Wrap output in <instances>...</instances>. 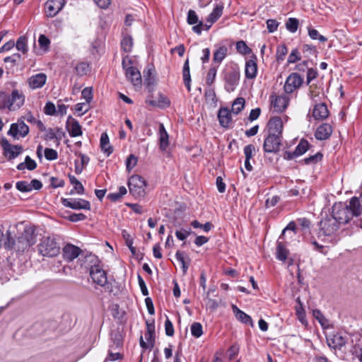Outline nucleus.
<instances>
[{"label": "nucleus", "mask_w": 362, "mask_h": 362, "mask_svg": "<svg viewBox=\"0 0 362 362\" xmlns=\"http://www.w3.org/2000/svg\"><path fill=\"white\" fill-rule=\"evenodd\" d=\"M191 333L196 338L200 337L203 334L202 325L199 322H194L191 325Z\"/></svg>", "instance_id": "nucleus-49"}, {"label": "nucleus", "mask_w": 362, "mask_h": 362, "mask_svg": "<svg viewBox=\"0 0 362 362\" xmlns=\"http://www.w3.org/2000/svg\"><path fill=\"white\" fill-rule=\"evenodd\" d=\"M182 74H183V81L184 83L187 88L188 90H190V74H189V61L187 59L184 64L183 66V70H182Z\"/></svg>", "instance_id": "nucleus-36"}, {"label": "nucleus", "mask_w": 362, "mask_h": 362, "mask_svg": "<svg viewBox=\"0 0 362 362\" xmlns=\"http://www.w3.org/2000/svg\"><path fill=\"white\" fill-rule=\"evenodd\" d=\"M235 48L237 52L243 55L249 54L252 52L251 49L243 40L238 41L235 45Z\"/></svg>", "instance_id": "nucleus-40"}, {"label": "nucleus", "mask_w": 362, "mask_h": 362, "mask_svg": "<svg viewBox=\"0 0 362 362\" xmlns=\"http://www.w3.org/2000/svg\"><path fill=\"white\" fill-rule=\"evenodd\" d=\"M228 54V48L225 45L216 47V49L213 53V64L219 66L221 62L224 60Z\"/></svg>", "instance_id": "nucleus-25"}, {"label": "nucleus", "mask_w": 362, "mask_h": 362, "mask_svg": "<svg viewBox=\"0 0 362 362\" xmlns=\"http://www.w3.org/2000/svg\"><path fill=\"white\" fill-rule=\"evenodd\" d=\"M322 158V154L320 152H317L313 156H309L306 158H305L304 161L306 164H312V163H316L318 161H320Z\"/></svg>", "instance_id": "nucleus-59"}, {"label": "nucleus", "mask_w": 362, "mask_h": 362, "mask_svg": "<svg viewBox=\"0 0 362 362\" xmlns=\"http://www.w3.org/2000/svg\"><path fill=\"white\" fill-rule=\"evenodd\" d=\"M362 200L356 197H352L349 204H335L332 206L331 214L341 226L349 222L354 217H358L362 213Z\"/></svg>", "instance_id": "nucleus-1"}, {"label": "nucleus", "mask_w": 362, "mask_h": 362, "mask_svg": "<svg viewBox=\"0 0 362 362\" xmlns=\"http://www.w3.org/2000/svg\"><path fill=\"white\" fill-rule=\"evenodd\" d=\"M332 133V126L327 123H324L317 128L315 136L317 140H325L331 136Z\"/></svg>", "instance_id": "nucleus-23"}, {"label": "nucleus", "mask_w": 362, "mask_h": 362, "mask_svg": "<svg viewBox=\"0 0 362 362\" xmlns=\"http://www.w3.org/2000/svg\"><path fill=\"white\" fill-rule=\"evenodd\" d=\"M37 163L29 156H27L23 163H21L17 165V169L23 170L27 168L29 170H33L36 168Z\"/></svg>", "instance_id": "nucleus-34"}, {"label": "nucleus", "mask_w": 362, "mask_h": 362, "mask_svg": "<svg viewBox=\"0 0 362 362\" xmlns=\"http://www.w3.org/2000/svg\"><path fill=\"white\" fill-rule=\"evenodd\" d=\"M321 216L318 223V238L324 241L336 243L341 226L331 214H322Z\"/></svg>", "instance_id": "nucleus-3"}, {"label": "nucleus", "mask_w": 362, "mask_h": 362, "mask_svg": "<svg viewBox=\"0 0 362 362\" xmlns=\"http://www.w3.org/2000/svg\"><path fill=\"white\" fill-rule=\"evenodd\" d=\"M122 345L120 340L114 341L113 344L110 346L108 354L105 358L104 362L115 361L122 358V355L116 350Z\"/></svg>", "instance_id": "nucleus-22"}, {"label": "nucleus", "mask_w": 362, "mask_h": 362, "mask_svg": "<svg viewBox=\"0 0 362 362\" xmlns=\"http://www.w3.org/2000/svg\"><path fill=\"white\" fill-rule=\"evenodd\" d=\"M298 303V305L296 307V314L297 315L298 319L300 321L302 324L306 323L305 320V313L303 308V304L301 303L300 298L296 299Z\"/></svg>", "instance_id": "nucleus-39"}, {"label": "nucleus", "mask_w": 362, "mask_h": 362, "mask_svg": "<svg viewBox=\"0 0 362 362\" xmlns=\"http://www.w3.org/2000/svg\"><path fill=\"white\" fill-rule=\"evenodd\" d=\"M286 28L291 33L297 31L299 26V21L296 18H289L285 23Z\"/></svg>", "instance_id": "nucleus-38"}, {"label": "nucleus", "mask_w": 362, "mask_h": 362, "mask_svg": "<svg viewBox=\"0 0 362 362\" xmlns=\"http://www.w3.org/2000/svg\"><path fill=\"white\" fill-rule=\"evenodd\" d=\"M218 119L221 127L228 128L232 120L229 109L227 107L220 108L218 113Z\"/></svg>", "instance_id": "nucleus-24"}, {"label": "nucleus", "mask_w": 362, "mask_h": 362, "mask_svg": "<svg viewBox=\"0 0 362 362\" xmlns=\"http://www.w3.org/2000/svg\"><path fill=\"white\" fill-rule=\"evenodd\" d=\"M81 252V250L72 244H66L62 248L63 258L67 262H72L78 257Z\"/></svg>", "instance_id": "nucleus-19"}, {"label": "nucleus", "mask_w": 362, "mask_h": 362, "mask_svg": "<svg viewBox=\"0 0 362 362\" xmlns=\"http://www.w3.org/2000/svg\"><path fill=\"white\" fill-rule=\"evenodd\" d=\"M47 81V76L44 73H40L30 76L28 78L29 87L34 90L42 88Z\"/></svg>", "instance_id": "nucleus-20"}, {"label": "nucleus", "mask_w": 362, "mask_h": 362, "mask_svg": "<svg viewBox=\"0 0 362 362\" xmlns=\"http://www.w3.org/2000/svg\"><path fill=\"white\" fill-rule=\"evenodd\" d=\"M245 104V100L243 98H236L232 104L231 112L233 114L238 115L244 108Z\"/></svg>", "instance_id": "nucleus-37"}, {"label": "nucleus", "mask_w": 362, "mask_h": 362, "mask_svg": "<svg viewBox=\"0 0 362 362\" xmlns=\"http://www.w3.org/2000/svg\"><path fill=\"white\" fill-rule=\"evenodd\" d=\"M175 257L177 260L181 263L183 272L186 273L188 269V264L186 262L187 257L185 252L177 251L175 254Z\"/></svg>", "instance_id": "nucleus-46"}, {"label": "nucleus", "mask_w": 362, "mask_h": 362, "mask_svg": "<svg viewBox=\"0 0 362 362\" xmlns=\"http://www.w3.org/2000/svg\"><path fill=\"white\" fill-rule=\"evenodd\" d=\"M280 240L281 239L279 238L277 240L276 257L279 260L285 262L288 257L289 251L286 247L285 244L280 241Z\"/></svg>", "instance_id": "nucleus-30"}, {"label": "nucleus", "mask_w": 362, "mask_h": 362, "mask_svg": "<svg viewBox=\"0 0 362 362\" xmlns=\"http://www.w3.org/2000/svg\"><path fill=\"white\" fill-rule=\"evenodd\" d=\"M133 46V40L130 36H125L121 42V47L125 52H130Z\"/></svg>", "instance_id": "nucleus-45"}, {"label": "nucleus", "mask_w": 362, "mask_h": 362, "mask_svg": "<svg viewBox=\"0 0 362 362\" xmlns=\"http://www.w3.org/2000/svg\"><path fill=\"white\" fill-rule=\"evenodd\" d=\"M69 180L71 184L74 186V189L76 190V193L78 194H82L84 193V187L81 182L78 180L76 177L74 176H70Z\"/></svg>", "instance_id": "nucleus-44"}, {"label": "nucleus", "mask_w": 362, "mask_h": 362, "mask_svg": "<svg viewBox=\"0 0 362 362\" xmlns=\"http://www.w3.org/2000/svg\"><path fill=\"white\" fill-rule=\"evenodd\" d=\"M309 96L313 103L321 102L324 97L322 88L317 87L315 84L310 85Z\"/></svg>", "instance_id": "nucleus-27"}, {"label": "nucleus", "mask_w": 362, "mask_h": 362, "mask_svg": "<svg viewBox=\"0 0 362 362\" xmlns=\"http://www.w3.org/2000/svg\"><path fill=\"white\" fill-rule=\"evenodd\" d=\"M199 17L196 12L194 10H189L187 13V22L189 25H195L198 24L199 22Z\"/></svg>", "instance_id": "nucleus-53"}, {"label": "nucleus", "mask_w": 362, "mask_h": 362, "mask_svg": "<svg viewBox=\"0 0 362 362\" xmlns=\"http://www.w3.org/2000/svg\"><path fill=\"white\" fill-rule=\"evenodd\" d=\"M309 148V143L307 140L301 139L296 147L295 153L297 156H301L305 153Z\"/></svg>", "instance_id": "nucleus-41"}, {"label": "nucleus", "mask_w": 362, "mask_h": 362, "mask_svg": "<svg viewBox=\"0 0 362 362\" xmlns=\"http://www.w3.org/2000/svg\"><path fill=\"white\" fill-rule=\"evenodd\" d=\"M317 76V71L316 69H314L313 68H310L307 71V76H306V83L307 85H309L310 82L314 80Z\"/></svg>", "instance_id": "nucleus-63"}, {"label": "nucleus", "mask_w": 362, "mask_h": 362, "mask_svg": "<svg viewBox=\"0 0 362 362\" xmlns=\"http://www.w3.org/2000/svg\"><path fill=\"white\" fill-rule=\"evenodd\" d=\"M62 203L64 206L74 210L90 209V202L83 199H62Z\"/></svg>", "instance_id": "nucleus-13"}, {"label": "nucleus", "mask_w": 362, "mask_h": 362, "mask_svg": "<svg viewBox=\"0 0 362 362\" xmlns=\"http://www.w3.org/2000/svg\"><path fill=\"white\" fill-rule=\"evenodd\" d=\"M65 0H48L45 4V12L48 17L55 16L64 7Z\"/></svg>", "instance_id": "nucleus-15"}, {"label": "nucleus", "mask_w": 362, "mask_h": 362, "mask_svg": "<svg viewBox=\"0 0 362 362\" xmlns=\"http://www.w3.org/2000/svg\"><path fill=\"white\" fill-rule=\"evenodd\" d=\"M30 182L27 181H18L16 184V189L21 192H31Z\"/></svg>", "instance_id": "nucleus-51"}, {"label": "nucleus", "mask_w": 362, "mask_h": 362, "mask_svg": "<svg viewBox=\"0 0 362 362\" xmlns=\"http://www.w3.org/2000/svg\"><path fill=\"white\" fill-rule=\"evenodd\" d=\"M165 334L166 335L169 337H172L174 334V328L173 323L168 318L165 322Z\"/></svg>", "instance_id": "nucleus-64"}, {"label": "nucleus", "mask_w": 362, "mask_h": 362, "mask_svg": "<svg viewBox=\"0 0 362 362\" xmlns=\"http://www.w3.org/2000/svg\"><path fill=\"white\" fill-rule=\"evenodd\" d=\"M308 31L309 37L313 40H318L320 42H326L327 40V37L320 35L319 32L315 28L308 27Z\"/></svg>", "instance_id": "nucleus-43"}, {"label": "nucleus", "mask_w": 362, "mask_h": 362, "mask_svg": "<svg viewBox=\"0 0 362 362\" xmlns=\"http://www.w3.org/2000/svg\"><path fill=\"white\" fill-rule=\"evenodd\" d=\"M288 103L286 95H272L270 107L274 112H281L286 109Z\"/></svg>", "instance_id": "nucleus-14"}, {"label": "nucleus", "mask_w": 362, "mask_h": 362, "mask_svg": "<svg viewBox=\"0 0 362 362\" xmlns=\"http://www.w3.org/2000/svg\"><path fill=\"white\" fill-rule=\"evenodd\" d=\"M39 255L52 258L58 256L61 251L60 239L56 235L42 236L37 245Z\"/></svg>", "instance_id": "nucleus-4"}, {"label": "nucleus", "mask_w": 362, "mask_h": 362, "mask_svg": "<svg viewBox=\"0 0 362 362\" xmlns=\"http://www.w3.org/2000/svg\"><path fill=\"white\" fill-rule=\"evenodd\" d=\"M224 88L228 92L234 91L240 81V71L237 68L227 69L223 73Z\"/></svg>", "instance_id": "nucleus-7"}, {"label": "nucleus", "mask_w": 362, "mask_h": 362, "mask_svg": "<svg viewBox=\"0 0 362 362\" xmlns=\"http://www.w3.org/2000/svg\"><path fill=\"white\" fill-rule=\"evenodd\" d=\"M218 67V66H216V65H211L207 72L206 83L209 86H212L216 80Z\"/></svg>", "instance_id": "nucleus-35"}, {"label": "nucleus", "mask_w": 362, "mask_h": 362, "mask_svg": "<svg viewBox=\"0 0 362 362\" xmlns=\"http://www.w3.org/2000/svg\"><path fill=\"white\" fill-rule=\"evenodd\" d=\"M137 158L133 155L131 154L129 156V157L126 160V168L128 172H130L136 165L137 163Z\"/></svg>", "instance_id": "nucleus-54"}, {"label": "nucleus", "mask_w": 362, "mask_h": 362, "mask_svg": "<svg viewBox=\"0 0 362 362\" xmlns=\"http://www.w3.org/2000/svg\"><path fill=\"white\" fill-rule=\"evenodd\" d=\"M223 6L221 4L216 5L213 9L212 12L207 18V22L213 24L215 23L222 15Z\"/></svg>", "instance_id": "nucleus-33"}, {"label": "nucleus", "mask_w": 362, "mask_h": 362, "mask_svg": "<svg viewBox=\"0 0 362 362\" xmlns=\"http://www.w3.org/2000/svg\"><path fill=\"white\" fill-rule=\"evenodd\" d=\"M25 95L23 93L15 89L11 95L5 93H0V110L8 109L10 111H16L23 105Z\"/></svg>", "instance_id": "nucleus-5"}, {"label": "nucleus", "mask_w": 362, "mask_h": 362, "mask_svg": "<svg viewBox=\"0 0 362 362\" xmlns=\"http://www.w3.org/2000/svg\"><path fill=\"white\" fill-rule=\"evenodd\" d=\"M300 59V55L298 49H293L288 57V64H294Z\"/></svg>", "instance_id": "nucleus-55"}, {"label": "nucleus", "mask_w": 362, "mask_h": 362, "mask_svg": "<svg viewBox=\"0 0 362 362\" xmlns=\"http://www.w3.org/2000/svg\"><path fill=\"white\" fill-rule=\"evenodd\" d=\"M100 144L102 151L107 156H110L112 153L113 149L110 145L109 136L107 133H103L101 134Z\"/></svg>", "instance_id": "nucleus-31"}, {"label": "nucleus", "mask_w": 362, "mask_h": 362, "mask_svg": "<svg viewBox=\"0 0 362 362\" xmlns=\"http://www.w3.org/2000/svg\"><path fill=\"white\" fill-rule=\"evenodd\" d=\"M191 226L194 228H201V229H202L206 233H207L209 230H211V229L213 227V225L210 222H206L204 224H202L198 221H196V220L193 221L191 223Z\"/></svg>", "instance_id": "nucleus-48"}, {"label": "nucleus", "mask_w": 362, "mask_h": 362, "mask_svg": "<svg viewBox=\"0 0 362 362\" xmlns=\"http://www.w3.org/2000/svg\"><path fill=\"white\" fill-rule=\"evenodd\" d=\"M312 116L316 120H324L329 116V110L325 103H316L312 110Z\"/></svg>", "instance_id": "nucleus-18"}, {"label": "nucleus", "mask_w": 362, "mask_h": 362, "mask_svg": "<svg viewBox=\"0 0 362 362\" xmlns=\"http://www.w3.org/2000/svg\"><path fill=\"white\" fill-rule=\"evenodd\" d=\"M283 121L280 117H272L267 123V133L282 136Z\"/></svg>", "instance_id": "nucleus-16"}, {"label": "nucleus", "mask_w": 362, "mask_h": 362, "mask_svg": "<svg viewBox=\"0 0 362 362\" xmlns=\"http://www.w3.org/2000/svg\"><path fill=\"white\" fill-rule=\"evenodd\" d=\"M313 316L320 323L322 327L326 326L327 324V320L323 314L319 310H313Z\"/></svg>", "instance_id": "nucleus-56"}, {"label": "nucleus", "mask_w": 362, "mask_h": 362, "mask_svg": "<svg viewBox=\"0 0 362 362\" xmlns=\"http://www.w3.org/2000/svg\"><path fill=\"white\" fill-rule=\"evenodd\" d=\"M6 236L5 247L17 252H24L36 243V235L33 227L25 228L23 232L16 239L13 238L10 230L6 231Z\"/></svg>", "instance_id": "nucleus-2"}, {"label": "nucleus", "mask_w": 362, "mask_h": 362, "mask_svg": "<svg viewBox=\"0 0 362 362\" xmlns=\"http://www.w3.org/2000/svg\"><path fill=\"white\" fill-rule=\"evenodd\" d=\"M257 65L256 62V58L250 59L245 63V76L247 78H254L257 76Z\"/></svg>", "instance_id": "nucleus-26"}, {"label": "nucleus", "mask_w": 362, "mask_h": 362, "mask_svg": "<svg viewBox=\"0 0 362 362\" xmlns=\"http://www.w3.org/2000/svg\"><path fill=\"white\" fill-rule=\"evenodd\" d=\"M232 309L235 317L243 323L253 326V322L250 315L240 310L236 305H233Z\"/></svg>", "instance_id": "nucleus-29"}, {"label": "nucleus", "mask_w": 362, "mask_h": 362, "mask_svg": "<svg viewBox=\"0 0 362 362\" xmlns=\"http://www.w3.org/2000/svg\"><path fill=\"white\" fill-rule=\"evenodd\" d=\"M154 327L147 323V331L145 333V339L150 346H153Z\"/></svg>", "instance_id": "nucleus-50"}, {"label": "nucleus", "mask_w": 362, "mask_h": 362, "mask_svg": "<svg viewBox=\"0 0 362 362\" xmlns=\"http://www.w3.org/2000/svg\"><path fill=\"white\" fill-rule=\"evenodd\" d=\"M1 145L4 150V154L9 159H13L20 155L22 152V146L11 144L6 139H2Z\"/></svg>", "instance_id": "nucleus-12"}, {"label": "nucleus", "mask_w": 362, "mask_h": 362, "mask_svg": "<svg viewBox=\"0 0 362 362\" xmlns=\"http://www.w3.org/2000/svg\"><path fill=\"white\" fill-rule=\"evenodd\" d=\"M45 157L48 160H54L57 158L58 153L57 151L53 148H46L45 149Z\"/></svg>", "instance_id": "nucleus-57"}, {"label": "nucleus", "mask_w": 362, "mask_h": 362, "mask_svg": "<svg viewBox=\"0 0 362 362\" xmlns=\"http://www.w3.org/2000/svg\"><path fill=\"white\" fill-rule=\"evenodd\" d=\"M127 78L131 81L134 86H139L141 84V76L140 71L134 66L127 68L125 70Z\"/></svg>", "instance_id": "nucleus-21"}, {"label": "nucleus", "mask_w": 362, "mask_h": 362, "mask_svg": "<svg viewBox=\"0 0 362 362\" xmlns=\"http://www.w3.org/2000/svg\"><path fill=\"white\" fill-rule=\"evenodd\" d=\"M282 136L268 134L264 139L263 149L266 153H276L280 150Z\"/></svg>", "instance_id": "nucleus-9"}, {"label": "nucleus", "mask_w": 362, "mask_h": 362, "mask_svg": "<svg viewBox=\"0 0 362 362\" xmlns=\"http://www.w3.org/2000/svg\"><path fill=\"white\" fill-rule=\"evenodd\" d=\"M303 83V78L297 73L291 74L286 78L284 84V90L286 93H292L299 88Z\"/></svg>", "instance_id": "nucleus-11"}, {"label": "nucleus", "mask_w": 362, "mask_h": 362, "mask_svg": "<svg viewBox=\"0 0 362 362\" xmlns=\"http://www.w3.org/2000/svg\"><path fill=\"white\" fill-rule=\"evenodd\" d=\"M158 134L160 148L162 151H165L169 145V136L167 131L165 129L163 124L162 123L159 124Z\"/></svg>", "instance_id": "nucleus-28"}, {"label": "nucleus", "mask_w": 362, "mask_h": 362, "mask_svg": "<svg viewBox=\"0 0 362 362\" xmlns=\"http://www.w3.org/2000/svg\"><path fill=\"white\" fill-rule=\"evenodd\" d=\"M255 152V148L252 144H249L244 147V154L247 160H250L254 156Z\"/></svg>", "instance_id": "nucleus-58"}, {"label": "nucleus", "mask_w": 362, "mask_h": 362, "mask_svg": "<svg viewBox=\"0 0 362 362\" xmlns=\"http://www.w3.org/2000/svg\"><path fill=\"white\" fill-rule=\"evenodd\" d=\"M29 133V127L21 119H18L16 123L11 124L8 134L15 139L23 138Z\"/></svg>", "instance_id": "nucleus-10"}, {"label": "nucleus", "mask_w": 362, "mask_h": 362, "mask_svg": "<svg viewBox=\"0 0 362 362\" xmlns=\"http://www.w3.org/2000/svg\"><path fill=\"white\" fill-rule=\"evenodd\" d=\"M288 53V49L285 44H281L277 47L276 57L278 62L284 61L286 55Z\"/></svg>", "instance_id": "nucleus-42"}, {"label": "nucleus", "mask_w": 362, "mask_h": 362, "mask_svg": "<svg viewBox=\"0 0 362 362\" xmlns=\"http://www.w3.org/2000/svg\"><path fill=\"white\" fill-rule=\"evenodd\" d=\"M69 133L71 137H76L82 134L81 127L75 119H71L69 122Z\"/></svg>", "instance_id": "nucleus-32"}, {"label": "nucleus", "mask_w": 362, "mask_h": 362, "mask_svg": "<svg viewBox=\"0 0 362 362\" xmlns=\"http://www.w3.org/2000/svg\"><path fill=\"white\" fill-rule=\"evenodd\" d=\"M327 344L330 348L334 349H341L347 342L346 336H343L340 333H335L327 338Z\"/></svg>", "instance_id": "nucleus-17"}, {"label": "nucleus", "mask_w": 362, "mask_h": 362, "mask_svg": "<svg viewBox=\"0 0 362 362\" xmlns=\"http://www.w3.org/2000/svg\"><path fill=\"white\" fill-rule=\"evenodd\" d=\"M57 112L56 106L52 102H47L44 108V112L47 115H54Z\"/></svg>", "instance_id": "nucleus-62"}, {"label": "nucleus", "mask_w": 362, "mask_h": 362, "mask_svg": "<svg viewBox=\"0 0 362 362\" xmlns=\"http://www.w3.org/2000/svg\"><path fill=\"white\" fill-rule=\"evenodd\" d=\"M146 180L140 175H132L128 181L130 193L135 197H142L145 195Z\"/></svg>", "instance_id": "nucleus-6"}, {"label": "nucleus", "mask_w": 362, "mask_h": 362, "mask_svg": "<svg viewBox=\"0 0 362 362\" xmlns=\"http://www.w3.org/2000/svg\"><path fill=\"white\" fill-rule=\"evenodd\" d=\"M211 25L212 24L207 21L206 23H204L203 21H199L198 24L192 27V30L195 33L200 35L203 30H208L211 27Z\"/></svg>", "instance_id": "nucleus-47"}, {"label": "nucleus", "mask_w": 362, "mask_h": 362, "mask_svg": "<svg viewBox=\"0 0 362 362\" xmlns=\"http://www.w3.org/2000/svg\"><path fill=\"white\" fill-rule=\"evenodd\" d=\"M90 276L94 283L100 286H106L105 289L107 291H112L107 284L106 272L99 265H93L90 267Z\"/></svg>", "instance_id": "nucleus-8"}, {"label": "nucleus", "mask_w": 362, "mask_h": 362, "mask_svg": "<svg viewBox=\"0 0 362 362\" xmlns=\"http://www.w3.org/2000/svg\"><path fill=\"white\" fill-rule=\"evenodd\" d=\"M279 22L275 19H269L267 21V28L269 33L275 32L279 27Z\"/></svg>", "instance_id": "nucleus-61"}, {"label": "nucleus", "mask_w": 362, "mask_h": 362, "mask_svg": "<svg viewBox=\"0 0 362 362\" xmlns=\"http://www.w3.org/2000/svg\"><path fill=\"white\" fill-rule=\"evenodd\" d=\"M16 48L18 50L25 53L28 51L27 40L25 37H20L16 42Z\"/></svg>", "instance_id": "nucleus-52"}, {"label": "nucleus", "mask_w": 362, "mask_h": 362, "mask_svg": "<svg viewBox=\"0 0 362 362\" xmlns=\"http://www.w3.org/2000/svg\"><path fill=\"white\" fill-rule=\"evenodd\" d=\"M83 98L86 100V103H89L93 99V90L90 87L85 88L81 93Z\"/></svg>", "instance_id": "nucleus-60"}]
</instances>
